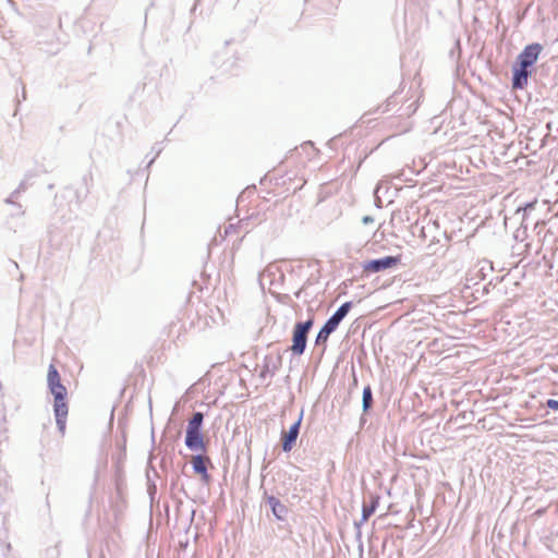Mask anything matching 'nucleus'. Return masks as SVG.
Masks as SVG:
<instances>
[{
	"label": "nucleus",
	"instance_id": "f257e3e1",
	"mask_svg": "<svg viewBox=\"0 0 558 558\" xmlns=\"http://www.w3.org/2000/svg\"><path fill=\"white\" fill-rule=\"evenodd\" d=\"M47 385L49 391L54 398L53 412L56 416V423L61 434L65 430L66 416H68V403L65 402L66 388L62 385L58 369L53 364L49 365L47 374Z\"/></svg>",
	"mask_w": 558,
	"mask_h": 558
},
{
	"label": "nucleus",
	"instance_id": "f03ea898",
	"mask_svg": "<svg viewBox=\"0 0 558 558\" xmlns=\"http://www.w3.org/2000/svg\"><path fill=\"white\" fill-rule=\"evenodd\" d=\"M352 307L351 302H345L339 306V308L327 319L325 325L318 331L315 343L317 345L327 342L329 336L338 328L343 318L348 315Z\"/></svg>",
	"mask_w": 558,
	"mask_h": 558
},
{
	"label": "nucleus",
	"instance_id": "7ed1b4c3",
	"mask_svg": "<svg viewBox=\"0 0 558 558\" xmlns=\"http://www.w3.org/2000/svg\"><path fill=\"white\" fill-rule=\"evenodd\" d=\"M313 327V318L298 323L293 329L291 350L294 354L301 355L306 349L307 335Z\"/></svg>",
	"mask_w": 558,
	"mask_h": 558
},
{
	"label": "nucleus",
	"instance_id": "20e7f679",
	"mask_svg": "<svg viewBox=\"0 0 558 558\" xmlns=\"http://www.w3.org/2000/svg\"><path fill=\"white\" fill-rule=\"evenodd\" d=\"M543 47L539 44L527 45L523 51L518 56L519 64L522 68H530L536 61L542 51Z\"/></svg>",
	"mask_w": 558,
	"mask_h": 558
},
{
	"label": "nucleus",
	"instance_id": "39448f33",
	"mask_svg": "<svg viewBox=\"0 0 558 558\" xmlns=\"http://www.w3.org/2000/svg\"><path fill=\"white\" fill-rule=\"evenodd\" d=\"M399 263V257L386 256L378 259H372L364 264L363 268L368 272H379L388 268L395 267Z\"/></svg>",
	"mask_w": 558,
	"mask_h": 558
},
{
	"label": "nucleus",
	"instance_id": "423d86ee",
	"mask_svg": "<svg viewBox=\"0 0 558 558\" xmlns=\"http://www.w3.org/2000/svg\"><path fill=\"white\" fill-rule=\"evenodd\" d=\"M302 417H303V412H301L296 422H294L290 426L289 430L282 435V450L284 452H289L292 450V448L298 439L299 433H300Z\"/></svg>",
	"mask_w": 558,
	"mask_h": 558
},
{
	"label": "nucleus",
	"instance_id": "0eeeda50",
	"mask_svg": "<svg viewBox=\"0 0 558 558\" xmlns=\"http://www.w3.org/2000/svg\"><path fill=\"white\" fill-rule=\"evenodd\" d=\"M185 446L192 451H205L202 429L186 428Z\"/></svg>",
	"mask_w": 558,
	"mask_h": 558
},
{
	"label": "nucleus",
	"instance_id": "6e6552de",
	"mask_svg": "<svg viewBox=\"0 0 558 558\" xmlns=\"http://www.w3.org/2000/svg\"><path fill=\"white\" fill-rule=\"evenodd\" d=\"M208 461V458L197 454L192 458V465L195 473L201 474L204 481L209 480V475L207 473V466L206 462Z\"/></svg>",
	"mask_w": 558,
	"mask_h": 558
},
{
	"label": "nucleus",
	"instance_id": "1a4fd4ad",
	"mask_svg": "<svg viewBox=\"0 0 558 558\" xmlns=\"http://www.w3.org/2000/svg\"><path fill=\"white\" fill-rule=\"evenodd\" d=\"M531 72L527 70V68H522L521 65L519 69L514 70L512 77L513 88H523L527 83V76Z\"/></svg>",
	"mask_w": 558,
	"mask_h": 558
},
{
	"label": "nucleus",
	"instance_id": "9d476101",
	"mask_svg": "<svg viewBox=\"0 0 558 558\" xmlns=\"http://www.w3.org/2000/svg\"><path fill=\"white\" fill-rule=\"evenodd\" d=\"M267 504L270 506L271 511L277 519H279V520L284 519V517L288 512V509L283 504L280 502V500L278 498H276L274 496H269L267 498Z\"/></svg>",
	"mask_w": 558,
	"mask_h": 558
},
{
	"label": "nucleus",
	"instance_id": "9b49d317",
	"mask_svg": "<svg viewBox=\"0 0 558 558\" xmlns=\"http://www.w3.org/2000/svg\"><path fill=\"white\" fill-rule=\"evenodd\" d=\"M373 404V392L371 386H365L362 395V408L364 412H367Z\"/></svg>",
	"mask_w": 558,
	"mask_h": 558
},
{
	"label": "nucleus",
	"instance_id": "f8f14e48",
	"mask_svg": "<svg viewBox=\"0 0 558 558\" xmlns=\"http://www.w3.org/2000/svg\"><path fill=\"white\" fill-rule=\"evenodd\" d=\"M204 414L202 412H194L187 423V428L202 429Z\"/></svg>",
	"mask_w": 558,
	"mask_h": 558
},
{
	"label": "nucleus",
	"instance_id": "ddd939ff",
	"mask_svg": "<svg viewBox=\"0 0 558 558\" xmlns=\"http://www.w3.org/2000/svg\"><path fill=\"white\" fill-rule=\"evenodd\" d=\"M374 508L364 504L362 509V521H367L368 518L374 513Z\"/></svg>",
	"mask_w": 558,
	"mask_h": 558
},
{
	"label": "nucleus",
	"instance_id": "4468645a",
	"mask_svg": "<svg viewBox=\"0 0 558 558\" xmlns=\"http://www.w3.org/2000/svg\"><path fill=\"white\" fill-rule=\"evenodd\" d=\"M534 208V203H529L526 204L523 208L522 207H519L515 211V214H521L522 213V219L525 218V215L527 213V210H531Z\"/></svg>",
	"mask_w": 558,
	"mask_h": 558
},
{
	"label": "nucleus",
	"instance_id": "2eb2a0df",
	"mask_svg": "<svg viewBox=\"0 0 558 558\" xmlns=\"http://www.w3.org/2000/svg\"><path fill=\"white\" fill-rule=\"evenodd\" d=\"M547 407L554 411H558V400L549 399L546 402Z\"/></svg>",
	"mask_w": 558,
	"mask_h": 558
},
{
	"label": "nucleus",
	"instance_id": "dca6fc26",
	"mask_svg": "<svg viewBox=\"0 0 558 558\" xmlns=\"http://www.w3.org/2000/svg\"><path fill=\"white\" fill-rule=\"evenodd\" d=\"M19 193H20V190H15V191L11 194V196H10L9 198H7V199H5V203H8V204H14V203H13V201H12V198H13V197H16Z\"/></svg>",
	"mask_w": 558,
	"mask_h": 558
},
{
	"label": "nucleus",
	"instance_id": "f3484780",
	"mask_svg": "<svg viewBox=\"0 0 558 558\" xmlns=\"http://www.w3.org/2000/svg\"><path fill=\"white\" fill-rule=\"evenodd\" d=\"M9 548H10V544H7V543L0 541V553H4V551L9 550Z\"/></svg>",
	"mask_w": 558,
	"mask_h": 558
},
{
	"label": "nucleus",
	"instance_id": "a211bd4d",
	"mask_svg": "<svg viewBox=\"0 0 558 558\" xmlns=\"http://www.w3.org/2000/svg\"><path fill=\"white\" fill-rule=\"evenodd\" d=\"M368 506L373 507L374 511H375L377 506H378V497H373L372 500H371V504Z\"/></svg>",
	"mask_w": 558,
	"mask_h": 558
},
{
	"label": "nucleus",
	"instance_id": "6ab92c4d",
	"mask_svg": "<svg viewBox=\"0 0 558 558\" xmlns=\"http://www.w3.org/2000/svg\"><path fill=\"white\" fill-rule=\"evenodd\" d=\"M362 221H363L364 225H368V223H372L374 221V218L371 217V216H364Z\"/></svg>",
	"mask_w": 558,
	"mask_h": 558
},
{
	"label": "nucleus",
	"instance_id": "aec40b11",
	"mask_svg": "<svg viewBox=\"0 0 558 558\" xmlns=\"http://www.w3.org/2000/svg\"><path fill=\"white\" fill-rule=\"evenodd\" d=\"M365 521H362V519L359 521V522H355L354 525L357 530V535L360 536L361 535V532H360V527L361 525L364 523Z\"/></svg>",
	"mask_w": 558,
	"mask_h": 558
},
{
	"label": "nucleus",
	"instance_id": "412c9836",
	"mask_svg": "<svg viewBox=\"0 0 558 558\" xmlns=\"http://www.w3.org/2000/svg\"><path fill=\"white\" fill-rule=\"evenodd\" d=\"M365 521H362V519L359 521V522H355L354 525L357 530V535L360 536L361 535V532H360V527L361 525L364 523Z\"/></svg>",
	"mask_w": 558,
	"mask_h": 558
},
{
	"label": "nucleus",
	"instance_id": "4be33fe9",
	"mask_svg": "<svg viewBox=\"0 0 558 558\" xmlns=\"http://www.w3.org/2000/svg\"><path fill=\"white\" fill-rule=\"evenodd\" d=\"M15 205H16V207H17V209H19V213H17V214H19V215H22V214H23V211L21 210V205H17V204H15Z\"/></svg>",
	"mask_w": 558,
	"mask_h": 558
}]
</instances>
